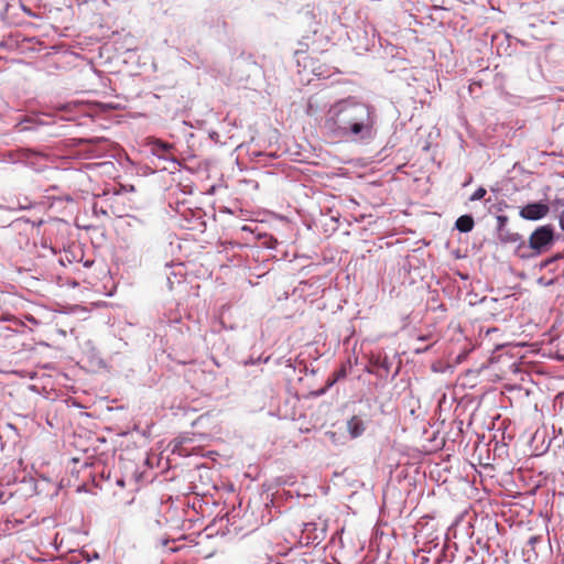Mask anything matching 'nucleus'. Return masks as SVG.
I'll return each instance as SVG.
<instances>
[{
	"label": "nucleus",
	"mask_w": 564,
	"mask_h": 564,
	"mask_svg": "<svg viewBox=\"0 0 564 564\" xmlns=\"http://www.w3.org/2000/svg\"><path fill=\"white\" fill-rule=\"evenodd\" d=\"M376 113L366 104L349 99L330 106L324 121L327 133L338 140L359 142L375 134Z\"/></svg>",
	"instance_id": "obj_1"
},
{
	"label": "nucleus",
	"mask_w": 564,
	"mask_h": 564,
	"mask_svg": "<svg viewBox=\"0 0 564 564\" xmlns=\"http://www.w3.org/2000/svg\"><path fill=\"white\" fill-rule=\"evenodd\" d=\"M305 20L307 29L305 30L301 45L305 46L306 50H296V63L299 66L303 67V70L310 72L317 77L328 76L330 70L329 66L308 53L310 47L313 48V53L325 52L322 47L332 40L330 35L327 33L326 23L321 19L317 20L316 15L311 12L306 13Z\"/></svg>",
	"instance_id": "obj_2"
},
{
	"label": "nucleus",
	"mask_w": 564,
	"mask_h": 564,
	"mask_svg": "<svg viewBox=\"0 0 564 564\" xmlns=\"http://www.w3.org/2000/svg\"><path fill=\"white\" fill-rule=\"evenodd\" d=\"M554 240V230L550 225L536 228L529 238L530 248L536 253H541Z\"/></svg>",
	"instance_id": "obj_3"
},
{
	"label": "nucleus",
	"mask_w": 564,
	"mask_h": 564,
	"mask_svg": "<svg viewBox=\"0 0 564 564\" xmlns=\"http://www.w3.org/2000/svg\"><path fill=\"white\" fill-rule=\"evenodd\" d=\"M550 212V206L543 202L530 203L520 208L519 215L527 220H540Z\"/></svg>",
	"instance_id": "obj_4"
},
{
	"label": "nucleus",
	"mask_w": 564,
	"mask_h": 564,
	"mask_svg": "<svg viewBox=\"0 0 564 564\" xmlns=\"http://www.w3.org/2000/svg\"><path fill=\"white\" fill-rule=\"evenodd\" d=\"M152 152L162 158L164 160H172V151L174 150V145L172 143L164 142L160 139H154L151 141Z\"/></svg>",
	"instance_id": "obj_5"
},
{
	"label": "nucleus",
	"mask_w": 564,
	"mask_h": 564,
	"mask_svg": "<svg viewBox=\"0 0 564 564\" xmlns=\"http://www.w3.org/2000/svg\"><path fill=\"white\" fill-rule=\"evenodd\" d=\"M498 238L503 243H519L520 246L524 245L520 234L511 231L503 226L498 227Z\"/></svg>",
	"instance_id": "obj_6"
},
{
	"label": "nucleus",
	"mask_w": 564,
	"mask_h": 564,
	"mask_svg": "<svg viewBox=\"0 0 564 564\" xmlns=\"http://www.w3.org/2000/svg\"><path fill=\"white\" fill-rule=\"evenodd\" d=\"M347 430L352 438L359 437L365 432V423L364 421L357 416L354 415L350 420L347 422Z\"/></svg>",
	"instance_id": "obj_7"
},
{
	"label": "nucleus",
	"mask_w": 564,
	"mask_h": 564,
	"mask_svg": "<svg viewBox=\"0 0 564 564\" xmlns=\"http://www.w3.org/2000/svg\"><path fill=\"white\" fill-rule=\"evenodd\" d=\"M475 226L474 218L470 215H463L457 218L455 227L460 232H469Z\"/></svg>",
	"instance_id": "obj_8"
},
{
	"label": "nucleus",
	"mask_w": 564,
	"mask_h": 564,
	"mask_svg": "<svg viewBox=\"0 0 564 564\" xmlns=\"http://www.w3.org/2000/svg\"><path fill=\"white\" fill-rule=\"evenodd\" d=\"M346 376H347V368L345 365H341L339 369L334 371L333 379L328 381V386H333L338 380L346 378Z\"/></svg>",
	"instance_id": "obj_9"
},
{
	"label": "nucleus",
	"mask_w": 564,
	"mask_h": 564,
	"mask_svg": "<svg viewBox=\"0 0 564 564\" xmlns=\"http://www.w3.org/2000/svg\"><path fill=\"white\" fill-rule=\"evenodd\" d=\"M486 193L487 191L484 187H479L473 193V195L470 196V200H479L484 198Z\"/></svg>",
	"instance_id": "obj_10"
},
{
	"label": "nucleus",
	"mask_w": 564,
	"mask_h": 564,
	"mask_svg": "<svg viewBox=\"0 0 564 564\" xmlns=\"http://www.w3.org/2000/svg\"><path fill=\"white\" fill-rule=\"evenodd\" d=\"M507 220H508V218L506 216H499L498 217L499 226L506 227Z\"/></svg>",
	"instance_id": "obj_11"
},
{
	"label": "nucleus",
	"mask_w": 564,
	"mask_h": 564,
	"mask_svg": "<svg viewBox=\"0 0 564 564\" xmlns=\"http://www.w3.org/2000/svg\"><path fill=\"white\" fill-rule=\"evenodd\" d=\"M2 497H3V492L0 491V500L2 499Z\"/></svg>",
	"instance_id": "obj_12"
}]
</instances>
